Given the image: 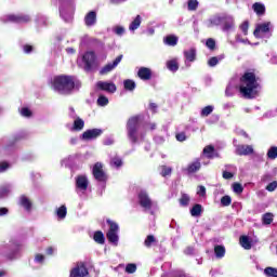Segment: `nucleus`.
Listing matches in <instances>:
<instances>
[{"label": "nucleus", "instance_id": "1", "mask_svg": "<svg viewBox=\"0 0 277 277\" xmlns=\"http://www.w3.org/2000/svg\"><path fill=\"white\" fill-rule=\"evenodd\" d=\"M259 78L252 71H247L240 77L239 92L243 98H256L259 96Z\"/></svg>", "mask_w": 277, "mask_h": 277}, {"label": "nucleus", "instance_id": "2", "mask_svg": "<svg viewBox=\"0 0 277 277\" xmlns=\"http://www.w3.org/2000/svg\"><path fill=\"white\" fill-rule=\"evenodd\" d=\"M75 85L76 81L75 77L72 76L60 75L55 76L52 80L53 90L58 94H63L65 96H68V94H72Z\"/></svg>", "mask_w": 277, "mask_h": 277}, {"label": "nucleus", "instance_id": "3", "mask_svg": "<svg viewBox=\"0 0 277 277\" xmlns=\"http://www.w3.org/2000/svg\"><path fill=\"white\" fill-rule=\"evenodd\" d=\"M137 129H140V117H131L127 122L128 137L132 144H137Z\"/></svg>", "mask_w": 277, "mask_h": 277}, {"label": "nucleus", "instance_id": "4", "mask_svg": "<svg viewBox=\"0 0 277 277\" xmlns=\"http://www.w3.org/2000/svg\"><path fill=\"white\" fill-rule=\"evenodd\" d=\"M106 224H108L109 228L108 232L106 233V237L109 241V243H118V230H120V227L118 226V223L107 219Z\"/></svg>", "mask_w": 277, "mask_h": 277}, {"label": "nucleus", "instance_id": "5", "mask_svg": "<svg viewBox=\"0 0 277 277\" xmlns=\"http://www.w3.org/2000/svg\"><path fill=\"white\" fill-rule=\"evenodd\" d=\"M93 179L97 181V183H105L108 181L109 176L103 170V162H95L92 169Z\"/></svg>", "mask_w": 277, "mask_h": 277}, {"label": "nucleus", "instance_id": "6", "mask_svg": "<svg viewBox=\"0 0 277 277\" xmlns=\"http://www.w3.org/2000/svg\"><path fill=\"white\" fill-rule=\"evenodd\" d=\"M138 203L143 209L150 211L153 209V200L148 196V193L141 190L137 195Z\"/></svg>", "mask_w": 277, "mask_h": 277}, {"label": "nucleus", "instance_id": "7", "mask_svg": "<svg viewBox=\"0 0 277 277\" xmlns=\"http://www.w3.org/2000/svg\"><path fill=\"white\" fill-rule=\"evenodd\" d=\"M81 62L84 64L85 70H92V66H94V62H96V53H94V51L85 52L81 56Z\"/></svg>", "mask_w": 277, "mask_h": 277}, {"label": "nucleus", "instance_id": "8", "mask_svg": "<svg viewBox=\"0 0 277 277\" xmlns=\"http://www.w3.org/2000/svg\"><path fill=\"white\" fill-rule=\"evenodd\" d=\"M6 21L9 23H15L17 25L22 24V23H30L31 22V17L27 14H10L6 16Z\"/></svg>", "mask_w": 277, "mask_h": 277}, {"label": "nucleus", "instance_id": "9", "mask_svg": "<svg viewBox=\"0 0 277 277\" xmlns=\"http://www.w3.org/2000/svg\"><path fill=\"white\" fill-rule=\"evenodd\" d=\"M97 90H101L102 92H107L108 94H114L118 88L116 87V83L114 82H105V81H98L96 83Z\"/></svg>", "mask_w": 277, "mask_h": 277}, {"label": "nucleus", "instance_id": "10", "mask_svg": "<svg viewBox=\"0 0 277 277\" xmlns=\"http://www.w3.org/2000/svg\"><path fill=\"white\" fill-rule=\"evenodd\" d=\"M88 267H85L84 263H80V265H77L70 271L69 277H85L88 276Z\"/></svg>", "mask_w": 277, "mask_h": 277}, {"label": "nucleus", "instance_id": "11", "mask_svg": "<svg viewBox=\"0 0 277 277\" xmlns=\"http://www.w3.org/2000/svg\"><path fill=\"white\" fill-rule=\"evenodd\" d=\"M269 27H272L271 22L258 24L253 31L254 38H261V34H269Z\"/></svg>", "mask_w": 277, "mask_h": 277}, {"label": "nucleus", "instance_id": "12", "mask_svg": "<svg viewBox=\"0 0 277 277\" xmlns=\"http://www.w3.org/2000/svg\"><path fill=\"white\" fill-rule=\"evenodd\" d=\"M103 135V130L101 129H91L87 130L82 133V140H96V137H101Z\"/></svg>", "mask_w": 277, "mask_h": 277}, {"label": "nucleus", "instance_id": "13", "mask_svg": "<svg viewBox=\"0 0 277 277\" xmlns=\"http://www.w3.org/2000/svg\"><path fill=\"white\" fill-rule=\"evenodd\" d=\"M254 154V148L252 145H237L236 146V155L239 157L248 156V155H253Z\"/></svg>", "mask_w": 277, "mask_h": 277}, {"label": "nucleus", "instance_id": "14", "mask_svg": "<svg viewBox=\"0 0 277 277\" xmlns=\"http://www.w3.org/2000/svg\"><path fill=\"white\" fill-rule=\"evenodd\" d=\"M202 168V164L200 163V159L196 158L193 162H190L187 168L186 172L187 174H196L200 169Z\"/></svg>", "mask_w": 277, "mask_h": 277}, {"label": "nucleus", "instance_id": "15", "mask_svg": "<svg viewBox=\"0 0 277 277\" xmlns=\"http://www.w3.org/2000/svg\"><path fill=\"white\" fill-rule=\"evenodd\" d=\"M84 25L87 27H94L96 25V11H90L84 16Z\"/></svg>", "mask_w": 277, "mask_h": 277}, {"label": "nucleus", "instance_id": "16", "mask_svg": "<svg viewBox=\"0 0 277 277\" xmlns=\"http://www.w3.org/2000/svg\"><path fill=\"white\" fill-rule=\"evenodd\" d=\"M76 187H78V189H82V192H85V189H88V177L79 175L76 179Z\"/></svg>", "mask_w": 277, "mask_h": 277}, {"label": "nucleus", "instance_id": "17", "mask_svg": "<svg viewBox=\"0 0 277 277\" xmlns=\"http://www.w3.org/2000/svg\"><path fill=\"white\" fill-rule=\"evenodd\" d=\"M239 243L245 250H252V241L248 236H240Z\"/></svg>", "mask_w": 277, "mask_h": 277}, {"label": "nucleus", "instance_id": "18", "mask_svg": "<svg viewBox=\"0 0 277 277\" xmlns=\"http://www.w3.org/2000/svg\"><path fill=\"white\" fill-rule=\"evenodd\" d=\"M186 62H196V48H190L184 51Z\"/></svg>", "mask_w": 277, "mask_h": 277}, {"label": "nucleus", "instance_id": "19", "mask_svg": "<svg viewBox=\"0 0 277 277\" xmlns=\"http://www.w3.org/2000/svg\"><path fill=\"white\" fill-rule=\"evenodd\" d=\"M164 44L168 47H176L179 44V37L169 35L163 39Z\"/></svg>", "mask_w": 277, "mask_h": 277}, {"label": "nucleus", "instance_id": "20", "mask_svg": "<svg viewBox=\"0 0 277 277\" xmlns=\"http://www.w3.org/2000/svg\"><path fill=\"white\" fill-rule=\"evenodd\" d=\"M19 205L22 207H24V209H26V211H31L32 203H31V200H29L27 196H25V195L21 196Z\"/></svg>", "mask_w": 277, "mask_h": 277}, {"label": "nucleus", "instance_id": "21", "mask_svg": "<svg viewBox=\"0 0 277 277\" xmlns=\"http://www.w3.org/2000/svg\"><path fill=\"white\" fill-rule=\"evenodd\" d=\"M83 127H85V121H83V119L78 117L74 121V126L71 128V131H83Z\"/></svg>", "mask_w": 277, "mask_h": 277}, {"label": "nucleus", "instance_id": "22", "mask_svg": "<svg viewBox=\"0 0 277 277\" xmlns=\"http://www.w3.org/2000/svg\"><path fill=\"white\" fill-rule=\"evenodd\" d=\"M120 62H122V55L117 56L111 63L104 66L103 70H114V68H116Z\"/></svg>", "mask_w": 277, "mask_h": 277}, {"label": "nucleus", "instance_id": "23", "mask_svg": "<svg viewBox=\"0 0 277 277\" xmlns=\"http://www.w3.org/2000/svg\"><path fill=\"white\" fill-rule=\"evenodd\" d=\"M214 254L216 259H224V256L226 255V248H224V246L222 245H216L214 247Z\"/></svg>", "mask_w": 277, "mask_h": 277}, {"label": "nucleus", "instance_id": "24", "mask_svg": "<svg viewBox=\"0 0 277 277\" xmlns=\"http://www.w3.org/2000/svg\"><path fill=\"white\" fill-rule=\"evenodd\" d=\"M252 8L258 16H263L265 14V4L255 2L253 3Z\"/></svg>", "mask_w": 277, "mask_h": 277}, {"label": "nucleus", "instance_id": "25", "mask_svg": "<svg viewBox=\"0 0 277 277\" xmlns=\"http://www.w3.org/2000/svg\"><path fill=\"white\" fill-rule=\"evenodd\" d=\"M190 215L193 217H200V215H202V205L196 203L195 206H193V208L190 209Z\"/></svg>", "mask_w": 277, "mask_h": 277}, {"label": "nucleus", "instance_id": "26", "mask_svg": "<svg viewBox=\"0 0 277 277\" xmlns=\"http://www.w3.org/2000/svg\"><path fill=\"white\" fill-rule=\"evenodd\" d=\"M203 155L207 156V159H213L215 157L214 153H215V147L213 145H207L203 148Z\"/></svg>", "mask_w": 277, "mask_h": 277}, {"label": "nucleus", "instance_id": "27", "mask_svg": "<svg viewBox=\"0 0 277 277\" xmlns=\"http://www.w3.org/2000/svg\"><path fill=\"white\" fill-rule=\"evenodd\" d=\"M123 88L127 92H133L137 88V84H135V81L127 79L123 81Z\"/></svg>", "mask_w": 277, "mask_h": 277}, {"label": "nucleus", "instance_id": "28", "mask_svg": "<svg viewBox=\"0 0 277 277\" xmlns=\"http://www.w3.org/2000/svg\"><path fill=\"white\" fill-rule=\"evenodd\" d=\"M141 25H142V16L136 15L134 21L130 24L129 29L130 31H135V29H140Z\"/></svg>", "mask_w": 277, "mask_h": 277}, {"label": "nucleus", "instance_id": "29", "mask_svg": "<svg viewBox=\"0 0 277 277\" xmlns=\"http://www.w3.org/2000/svg\"><path fill=\"white\" fill-rule=\"evenodd\" d=\"M137 77L142 79L143 81H149V79L153 78V71L150 70H138L137 71Z\"/></svg>", "mask_w": 277, "mask_h": 277}, {"label": "nucleus", "instance_id": "30", "mask_svg": "<svg viewBox=\"0 0 277 277\" xmlns=\"http://www.w3.org/2000/svg\"><path fill=\"white\" fill-rule=\"evenodd\" d=\"M93 239H94L95 243L103 245V243H105V234H103V232H101V230H97L94 233Z\"/></svg>", "mask_w": 277, "mask_h": 277}, {"label": "nucleus", "instance_id": "31", "mask_svg": "<svg viewBox=\"0 0 277 277\" xmlns=\"http://www.w3.org/2000/svg\"><path fill=\"white\" fill-rule=\"evenodd\" d=\"M272 222H274V214L272 212H266L265 214H263L262 224H264L265 226H269Z\"/></svg>", "mask_w": 277, "mask_h": 277}, {"label": "nucleus", "instance_id": "32", "mask_svg": "<svg viewBox=\"0 0 277 277\" xmlns=\"http://www.w3.org/2000/svg\"><path fill=\"white\" fill-rule=\"evenodd\" d=\"M167 68L169 70H177L179 69V61L176 58L168 61Z\"/></svg>", "mask_w": 277, "mask_h": 277}, {"label": "nucleus", "instance_id": "33", "mask_svg": "<svg viewBox=\"0 0 277 277\" xmlns=\"http://www.w3.org/2000/svg\"><path fill=\"white\" fill-rule=\"evenodd\" d=\"M67 213H68V210L66 209V206H61L56 210V215H57V217H60V220H64V217H66Z\"/></svg>", "mask_w": 277, "mask_h": 277}, {"label": "nucleus", "instance_id": "34", "mask_svg": "<svg viewBox=\"0 0 277 277\" xmlns=\"http://www.w3.org/2000/svg\"><path fill=\"white\" fill-rule=\"evenodd\" d=\"M264 274L266 277H277V268L268 266L264 269Z\"/></svg>", "mask_w": 277, "mask_h": 277}, {"label": "nucleus", "instance_id": "35", "mask_svg": "<svg viewBox=\"0 0 277 277\" xmlns=\"http://www.w3.org/2000/svg\"><path fill=\"white\" fill-rule=\"evenodd\" d=\"M97 105L100 107H106V105H109V98L105 95H100L97 98Z\"/></svg>", "mask_w": 277, "mask_h": 277}, {"label": "nucleus", "instance_id": "36", "mask_svg": "<svg viewBox=\"0 0 277 277\" xmlns=\"http://www.w3.org/2000/svg\"><path fill=\"white\" fill-rule=\"evenodd\" d=\"M189 195L182 194L181 198L179 199V202L182 207H187L189 205Z\"/></svg>", "mask_w": 277, "mask_h": 277}, {"label": "nucleus", "instance_id": "37", "mask_svg": "<svg viewBox=\"0 0 277 277\" xmlns=\"http://www.w3.org/2000/svg\"><path fill=\"white\" fill-rule=\"evenodd\" d=\"M232 203H233V198H230V196L225 195L221 198L222 207H230Z\"/></svg>", "mask_w": 277, "mask_h": 277}, {"label": "nucleus", "instance_id": "38", "mask_svg": "<svg viewBox=\"0 0 277 277\" xmlns=\"http://www.w3.org/2000/svg\"><path fill=\"white\" fill-rule=\"evenodd\" d=\"M267 158H268V159H272V160L277 159V147H276V146H273V147H271V148L268 149V151H267Z\"/></svg>", "mask_w": 277, "mask_h": 277}, {"label": "nucleus", "instance_id": "39", "mask_svg": "<svg viewBox=\"0 0 277 277\" xmlns=\"http://www.w3.org/2000/svg\"><path fill=\"white\" fill-rule=\"evenodd\" d=\"M232 187H233L234 194H243V186L241 185V183L235 182L232 185Z\"/></svg>", "mask_w": 277, "mask_h": 277}, {"label": "nucleus", "instance_id": "40", "mask_svg": "<svg viewBox=\"0 0 277 277\" xmlns=\"http://www.w3.org/2000/svg\"><path fill=\"white\" fill-rule=\"evenodd\" d=\"M155 241H157V239L155 238L154 235H148L144 241V246L146 248H150V246H153V243H155Z\"/></svg>", "mask_w": 277, "mask_h": 277}, {"label": "nucleus", "instance_id": "41", "mask_svg": "<svg viewBox=\"0 0 277 277\" xmlns=\"http://www.w3.org/2000/svg\"><path fill=\"white\" fill-rule=\"evenodd\" d=\"M213 114V106H206L201 109V116L207 118V116H211Z\"/></svg>", "mask_w": 277, "mask_h": 277}, {"label": "nucleus", "instance_id": "42", "mask_svg": "<svg viewBox=\"0 0 277 277\" xmlns=\"http://www.w3.org/2000/svg\"><path fill=\"white\" fill-rule=\"evenodd\" d=\"M110 164L114 166L115 168H122V159L119 157H114L110 160Z\"/></svg>", "mask_w": 277, "mask_h": 277}, {"label": "nucleus", "instance_id": "43", "mask_svg": "<svg viewBox=\"0 0 277 277\" xmlns=\"http://www.w3.org/2000/svg\"><path fill=\"white\" fill-rule=\"evenodd\" d=\"M135 272H137V265H135L133 263L127 264V266H126L127 274H135Z\"/></svg>", "mask_w": 277, "mask_h": 277}, {"label": "nucleus", "instance_id": "44", "mask_svg": "<svg viewBox=\"0 0 277 277\" xmlns=\"http://www.w3.org/2000/svg\"><path fill=\"white\" fill-rule=\"evenodd\" d=\"M188 10L190 12H195V10H198V0H188Z\"/></svg>", "mask_w": 277, "mask_h": 277}, {"label": "nucleus", "instance_id": "45", "mask_svg": "<svg viewBox=\"0 0 277 277\" xmlns=\"http://www.w3.org/2000/svg\"><path fill=\"white\" fill-rule=\"evenodd\" d=\"M233 27H235V22H233V19L226 21L223 24V30L224 31H229V29H233Z\"/></svg>", "mask_w": 277, "mask_h": 277}, {"label": "nucleus", "instance_id": "46", "mask_svg": "<svg viewBox=\"0 0 277 277\" xmlns=\"http://www.w3.org/2000/svg\"><path fill=\"white\" fill-rule=\"evenodd\" d=\"M240 29L243 34V36H248V29H250V23L248 21H245L241 25H240Z\"/></svg>", "mask_w": 277, "mask_h": 277}, {"label": "nucleus", "instance_id": "47", "mask_svg": "<svg viewBox=\"0 0 277 277\" xmlns=\"http://www.w3.org/2000/svg\"><path fill=\"white\" fill-rule=\"evenodd\" d=\"M206 47H208L210 51H215V39L213 38L207 39Z\"/></svg>", "mask_w": 277, "mask_h": 277}, {"label": "nucleus", "instance_id": "48", "mask_svg": "<svg viewBox=\"0 0 277 277\" xmlns=\"http://www.w3.org/2000/svg\"><path fill=\"white\" fill-rule=\"evenodd\" d=\"M23 51L26 55H30V53H34V45L26 43L23 45Z\"/></svg>", "mask_w": 277, "mask_h": 277}, {"label": "nucleus", "instance_id": "49", "mask_svg": "<svg viewBox=\"0 0 277 277\" xmlns=\"http://www.w3.org/2000/svg\"><path fill=\"white\" fill-rule=\"evenodd\" d=\"M21 114H22V116H24V118H31V116H32L31 110L27 107H23L21 109Z\"/></svg>", "mask_w": 277, "mask_h": 277}, {"label": "nucleus", "instance_id": "50", "mask_svg": "<svg viewBox=\"0 0 277 277\" xmlns=\"http://www.w3.org/2000/svg\"><path fill=\"white\" fill-rule=\"evenodd\" d=\"M276 189H277V181H273L266 186V192H276Z\"/></svg>", "mask_w": 277, "mask_h": 277}, {"label": "nucleus", "instance_id": "51", "mask_svg": "<svg viewBox=\"0 0 277 277\" xmlns=\"http://www.w3.org/2000/svg\"><path fill=\"white\" fill-rule=\"evenodd\" d=\"M170 174H172V168L163 166L161 176H170Z\"/></svg>", "mask_w": 277, "mask_h": 277}, {"label": "nucleus", "instance_id": "52", "mask_svg": "<svg viewBox=\"0 0 277 277\" xmlns=\"http://www.w3.org/2000/svg\"><path fill=\"white\" fill-rule=\"evenodd\" d=\"M217 64H220V60L217 58V56H212L209 61H208V65L209 66H217Z\"/></svg>", "mask_w": 277, "mask_h": 277}, {"label": "nucleus", "instance_id": "53", "mask_svg": "<svg viewBox=\"0 0 277 277\" xmlns=\"http://www.w3.org/2000/svg\"><path fill=\"white\" fill-rule=\"evenodd\" d=\"M197 194L201 196V198H205V196H207V188L202 185L198 186Z\"/></svg>", "mask_w": 277, "mask_h": 277}, {"label": "nucleus", "instance_id": "54", "mask_svg": "<svg viewBox=\"0 0 277 277\" xmlns=\"http://www.w3.org/2000/svg\"><path fill=\"white\" fill-rule=\"evenodd\" d=\"M114 32L117 35V36H123L124 35V27L122 26H116L114 28Z\"/></svg>", "mask_w": 277, "mask_h": 277}, {"label": "nucleus", "instance_id": "55", "mask_svg": "<svg viewBox=\"0 0 277 277\" xmlns=\"http://www.w3.org/2000/svg\"><path fill=\"white\" fill-rule=\"evenodd\" d=\"M177 142H185V140H187V135L185 134V132H180L175 135Z\"/></svg>", "mask_w": 277, "mask_h": 277}, {"label": "nucleus", "instance_id": "56", "mask_svg": "<svg viewBox=\"0 0 277 277\" xmlns=\"http://www.w3.org/2000/svg\"><path fill=\"white\" fill-rule=\"evenodd\" d=\"M8 169H10V163L8 161L0 162V172H5Z\"/></svg>", "mask_w": 277, "mask_h": 277}, {"label": "nucleus", "instance_id": "57", "mask_svg": "<svg viewBox=\"0 0 277 277\" xmlns=\"http://www.w3.org/2000/svg\"><path fill=\"white\" fill-rule=\"evenodd\" d=\"M35 261L36 263H44V255H42L41 253H37L35 255Z\"/></svg>", "mask_w": 277, "mask_h": 277}, {"label": "nucleus", "instance_id": "58", "mask_svg": "<svg viewBox=\"0 0 277 277\" xmlns=\"http://www.w3.org/2000/svg\"><path fill=\"white\" fill-rule=\"evenodd\" d=\"M235 175L232 172L228 171H224L223 172V179H225L226 181H229V179H233Z\"/></svg>", "mask_w": 277, "mask_h": 277}, {"label": "nucleus", "instance_id": "59", "mask_svg": "<svg viewBox=\"0 0 277 277\" xmlns=\"http://www.w3.org/2000/svg\"><path fill=\"white\" fill-rule=\"evenodd\" d=\"M10 213V210L8 208H0V217L3 215H8Z\"/></svg>", "mask_w": 277, "mask_h": 277}, {"label": "nucleus", "instance_id": "60", "mask_svg": "<svg viewBox=\"0 0 277 277\" xmlns=\"http://www.w3.org/2000/svg\"><path fill=\"white\" fill-rule=\"evenodd\" d=\"M8 188L6 187H0V198H3V196H6Z\"/></svg>", "mask_w": 277, "mask_h": 277}, {"label": "nucleus", "instance_id": "61", "mask_svg": "<svg viewBox=\"0 0 277 277\" xmlns=\"http://www.w3.org/2000/svg\"><path fill=\"white\" fill-rule=\"evenodd\" d=\"M53 247H48L47 250H45V253L48 254V256H53Z\"/></svg>", "mask_w": 277, "mask_h": 277}, {"label": "nucleus", "instance_id": "62", "mask_svg": "<svg viewBox=\"0 0 277 277\" xmlns=\"http://www.w3.org/2000/svg\"><path fill=\"white\" fill-rule=\"evenodd\" d=\"M104 145H105V146H111V145H114V140H113V138H107V140H105V141H104Z\"/></svg>", "mask_w": 277, "mask_h": 277}, {"label": "nucleus", "instance_id": "63", "mask_svg": "<svg viewBox=\"0 0 277 277\" xmlns=\"http://www.w3.org/2000/svg\"><path fill=\"white\" fill-rule=\"evenodd\" d=\"M149 109H151V111H157V104L156 103H150L149 104Z\"/></svg>", "mask_w": 277, "mask_h": 277}, {"label": "nucleus", "instance_id": "64", "mask_svg": "<svg viewBox=\"0 0 277 277\" xmlns=\"http://www.w3.org/2000/svg\"><path fill=\"white\" fill-rule=\"evenodd\" d=\"M6 259H9V261H13V259H16V252H13L11 254L6 255Z\"/></svg>", "mask_w": 277, "mask_h": 277}]
</instances>
